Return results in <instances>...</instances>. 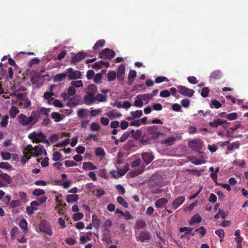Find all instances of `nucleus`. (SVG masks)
Returning a JSON list of instances; mask_svg holds the SVG:
<instances>
[{
	"label": "nucleus",
	"mask_w": 248,
	"mask_h": 248,
	"mask_svg": "<svg viewBox=\"0 0 248 248\" xmlns=\"http://www.w3.org/2000/svg\"><path fill=\"white\" fill-rule=\"evenodd\" d=\"M67 76V73H62L55 75L54 78L55 82H61L63 81Z\"/></svg>",
	"instance_id": "4be33fe9"
},
{
	"label": "nucleus",
	"mask_w": 248,
	"mask_h": 248,
	"mask_svg": "<svg viewBox=\"0 0 248 248\" xmlns=\"http://www.w3.org/2000/svg\"><path fill=\"white\" fill-rule=\"evenodd\" d=\"M28 138L34 143H48V141L46 140V136L42 132L38 133L34 131L28 135Z\"/></svg>",
	"instance_id": "f03ea898"
},
{
	"label": "nucleus",
	"mask_w": 248,
	"mask_h": 248,
	"mask_svg": "<svg viewBox=\"0 0 248 248\" xmlns=\"http://www.w3.org/2000/svg\"><path fill=\"white\" fill-rule=\"evenodd\" d=\"M118 173L120 176H124L128 170V166L127 164H126L125 166L124 169L118 168Z\"/></svg>",
	"instance_id": "79ce46f5"
},
{
	"label": "nucleus",
	"mask_w": 248,
	"mask_h": 248,
	"mask_svg": "<svg viewBox=\"0 0 248 248\" xmlns=\"http://www.w3.org/2000/svg\"><path fill=\"white\" fill-rule=\"evenodd\" d=\"M33 152H31V154L35 156L38 157L43 155L44 151L46 152L44 147L42 145H38L33 147Z\"/></svg>",
	"instance_id": "1a4fd4ad"
},
{
	"label": "nucleus",
	"mask_w": 248,
	"mask_h": 248,
	"mask_svg": "<svg viewBox=\"0 0 248 248\" xmlns=\"http://www.w3.org/2000/svg\"><path fill=\"white\" fill-rule=\"evenodd\" d=\"M139 97L141 98L142 101H146V104L148 103V101L152 99L153 94L152 93H145L143 94L138 95Z\"/></svg>",
	"instance_id": "a878e982"
},
{
	"label": "nucleus",
	"mask_w": 248,
	"mask_h": 248,
	"mask_svg": "<svg viewBox=\"0 0 248 248\" xmlns=\"http://www.w3.org/2000/svg\"><path fill=\"white\" fill-rule=\"evenodd\" d=\"M19 111L17 108L15 106L12 107L9 110V114L13 119L15 118L16 115L19 113Z\"/></svg>",
	"instance_id": "393cba45"
},
{
	"label": "nucleus",
	"mask_w": 248,
	"mask_h": 248,
	"mask_svg": "<svg viewBox=\"0 0 248 248\" xmlns=\"http://www.w3.org/2000/svg\"><path fill=\"white\" fill-rule=\"evenodd\" d=\"M67 76L70 80L80 78L81 77V73L78 70H74L72 68H69L67 69Z\"/></svg>",
	"instance_id": "0eeeda50"
},
{
	"label": "nucleus",
	"mask_w": 248,
	"mask_h": 248,
	"mask_svg": "<svg viewBox=\"0 0 248 248\" xmlns=\"http://www.w3.org/2000/svg\"><path fill=\"white\" fill-rule=\"evenodd\" d=\"M40 120V114L38 112L32 111L31 116L27 117L26 115L20 114L18 116L19 123L23 126L31 129L33 125L38 122Z\"/></svg>",
	"instance_id": "f257e3e1"
},
{
	"label": "nucleus",
	"mask_w": 248,
	"mask_h": 248,
	"mask_svg": "<svg viewBox=\"0 0 248 248\" xmlns=\"http://www.w3.org/2000/svg\"><path fill=\"white\" fill-rule=\"evenodd\" d=\"M239 146L240 143L239 141H235L229 144L228 146L227 149L229 151H232L234 149L239 148Z\"/></svg>",
	"instance_id": "c9c22d12"
},
{
	"label": "nucleus",
	"mask_w": 248,
	"mask_h": 248,
	"mask_svg": "<svg viewBox=\"0 0 248 248\" xmlns=\"http://www.w3.org/2000/svg\"><path fill=\"white\" fill-rule=\"evenodd\" d=\"M96 155L98 156L104 157L105 155V152L104 149L101 147H97L95 151Z\"/></svg>",
	"instance_id": "ea45409f"
},
{
	"label": "nucleus",
	"mask_w": 248,
	"mask_h": 248,
	"mask_svg": "<svg viewBox=\"0 0 248 248\" xmlns=\"http://www.w3.org/2000/svg\"><path fill=\"white\" fill-rule=\"evenodd\" d=\"M0 176V178L6 182L7 184H10L11 182V179L10 176L6 173H4L3 174H1Z\"/></svg>",
	"instance_id": "3c124183"
},
{
	"label": "nucleus",
	"mask_w": 248,
	"mask_h": 248,
	"mask_svg": "<svg viewBox=\"0 0 248 248\" xmlns=\"http://www.w3.org/2000/svg\"><path fill=\"white\" fill-rule=\"evenodd\" d=\"M54 95V93L51 92H46L44 94V98L45 99L47 100L48 103L50 104V101L53 100L52 97Z\"/></svg>",
	"instance_id": "c756f323"
},
{
	"label": "nucleus",
	"mask_w": 248,
	"mask_h": 248,
	"mask_svg": "<svg viewBox=\"0 0 248 248\" xmlns=\"http://www.w3.org/2000/svg\"><path fill=\"white\" fill-rule=\"evenodd\" d=\"M209 91L210 90L208 87H203L202 90L201 95L203 97H206L208 96Z\"/></svg>",
	"instance_id": "0e129e2a"
},
{
	"label": "nucleus",
	"mask_w": 248,
	"mask_h": 248,
	"mask_svg": "<svg viewBox=\"0 0 248 248\" xmlns=\"http://www.w3.org/2000/svg\"><path fill=\"white\" fill-rule=\"evenodd\" d=\"M202 221V218L199 214H196L194 215L191 218L189 221V224L190 225H193L196 223H200Z\"/></svg>",
	"instance_id": "5701e85b"
},
{
	"label": "nucleus",
	"mask_w": 248,
	"mask_h": 248,
	"mask_svg": "<svg viewBox=\"0 0 248 248\" xmlns=\"http://www.w3.org/2000/svg\"><path fill=\"white\" fill-rule=\"evenodd\" d=\"M115 56V52L112 49L108 48L103 49L99 54L100 59L111 60Z\"/></svg>",
	"instance_id": "20e7f679"
},
{
	"label": "nucleus",
	"mask_w": 248,
	"mask_h": 248,
	"mask_svg": "<svg viewBox=\"0 0 248 248\" xmlns=\"http://www.w3.org/2000/svg\"><path fill=\"white\" fill-rule=\"evenodd\" d=\"M71 85H72L74 87H81L83 86V83L81 80H78V81H72L71 82Z\"/></svg>",
	"instance_id": "69168bd1"
},
{
	"label": "nucleus",
	"mask_w": 248,
	"mask_h": 248,
	"mask_svg": "<svg viewBox=\"0 0 248 248\" xmlns=\"http://www.w3.org/2000/svg\"><path fill=\"white\" fill-rule=\"evenodd\" d=\"M93 224L94 228L98 229L100 227V221L98 219L96 215H93L92 216Z\"/></svg>",
	"instance_id": "7c9ffc66"
},
{
	"label": "nucleus",
	"mask_w": 248,
	"mask_h": 248,
	"mask_svg": "<svg viewBox=\"0 0 248 248\" xmlns=\"http://www.w3.org/2000/svg\"><path fill=\"white\" fill-rule=\"evenodd\" d=\"M222 77V73L219 70H216L213 71L210 76V78L212 79H218Z\"/></svg>",
	"instance_id": "6ab92c4d"
},
{
	"label": "nucleus",
	"mask_w": 248,
	"mask_h": 248,
	"mask_svg": "<svg viewBox=\"0 0 248 248\" xmlns=\"http://www.w3.org/2000/svg\"><path fill=\"white\" fill-rule=\"evenodd\" d=\"M18 228L16 226L13 228L10 232L11 236L12 239L15 238V235L18 233Z\"/></svg>",
	"instance_id": "13d9d810"
},
{
	"label": "nucleus",
	"mask_w": 248,
	"mask_h": 248,
	"mask_svg": "<svg viewBox=\"0 0 248 248\" xmlns=\"http://www.w3.org/2000/svg\"><path fill=\"white\" fill-rule=\"evenodd\" d=\"M116 77V74L114 71H109L107 74V78L108 81H114Z\"/></svg>",
	"instance_id": "f704fd0d"
},
{
	"label": "nucleus",
	"mask_w": 248,
	"mask_h": 248,
	"mask_svg": "<svg viewBox=\"0 0 248 248\" xmlns=\"http://www.w3.org/2000/svg\"><path fill=\"white\" fill-rule=\"evenodd\" d=\"M142 158L146 165L150 164L154 159L152 153L144 152L141 154Z\"/></svg>",
	"instance_id": "f8f14e48"
},
{
	"label": "nucleus",
	"mask_w": 248,
	"mask_h": 248,
	"mask_svg": "<svg viewBox=\"0 0 248 248\" xmlns=\"http://www.w3.org/2000/svg\"><path fill=\"white\" fill-rule=\"evenodd\" d=\"M215 233L219 237L220 240L221 241L225 235L224 231L222 229H219L215 231Z\"/></svg>",
	"instance_id": "774afa93"
},
{
	"label": "nucleus",
	"mask_w": 248,
	"mask_h": 248,
	"mask_svg": "<svg viewBox=\"0 0 248 248\" xmlns=\"http://www.w3.org/2000/svg\"><path fill=\"white\" fill-rule=\"evenodd\" d=\"M8 118L9 117L7 115H5L3 117V118L2 119V121L0 123V125L1 126L4 127L7 125L8 123Z\"/></svg>",
	"instance_id": "603ef678"
},
{
	"label": "nucleus",
	"mask_w": 248,
	"mask_h": 248,
	"mask_svg": "<svg viewBox=\"0 0 248 248\" xmlns=\"http://www.w3.org/2000/svg\"><path fill=\"white\" fill-rule=\"evenodd\" d=\"M150 233L147 231H141L139 236H136L137 241L144 242L150 239Z\"/></svg>",
	"instance_id": "9d476101"
},
{
	"label": "nucleus",
	"mask_w": 248,
	"mask_h": 248,
	"mask_svg": "<svg viewBox=\"0 0 248 248\" xmlns=\"http://www.w3.org/2000/svg\"><path fill=\"white\" fill-rule=\"evenodd\" d=\"M24 155L21 157V161L23 164H25L30 159V156L29 155V153L25 151L23 152Z\"/></svg>",
	"instance_id": "a19ab883"
},
{
	"label": "nucleus",
	"mask_w": 248,
	"mask_h": 248,
	"mask_svg": "<svg viewBox=\"0 0 248 248\" xmlns=\"http://www.w3.org/2000/svg\"><path fill=\"white\" fill-rule=\"evenodd\" d=\"M35 112H38L40 114V118H41V114L43 113L45 115L48 116L49 113L50 112V108H42L39 110L35 111Z\"/></svg>",
	"instance_id": "a18cd8bd"
},
{
	"label": "nucleus",
	"mask_w": 248,
	"mask_h": 248,
	"mask_svg": "<svg viewBox=\"0 0 248 248\" xmlns=\"http://www.w3.org/2000/svg\"><path fill=\"white\" fill-rule=\"evenodd\" d=\"M9 205L11 208H15L20 205V202L19 200H13L10 202Z\"/></svg>",
	"instance_id": "e2e57ef3"
},
{
	"label": "nucleus",
	"mask_w": 248,
	"mask_h": 248,
	"mask_svg": "<svg viewBox=\"0 0 248 248\" xmlns=\"http://www.w3.org/2000/svg\"><path fill=\"white\" fill-rule=\"evenodd\" d=\"M112 225V221L109 219L106 220L103 225L104 229L103 230V235L106 234V233H109L110 231L108 229V228L110 227Z\"/></svg>",
	"instance_id": "a211bd4d"
},
{
	"label": "nucleus",
	"mask_w": 248,
	"mask_h": 248,
	"mask_svg": "<svg viewBox=\"0 0 248 248\" xmlns=\"http://www.w3.org/2000/svg\"><path fill=\"white\" fill-rule=\"evenodd\" d=\"M51 117L53 119H54L55 122H59L62 119L61 114L56 112H52L51 114Z\"/></svg>",
	"instance_id": "72a5a7b5"
},
{
	"label": "nucleus",
	"mask_w": 248,
	"mask_h": 248,
	"mask_svg": "<svg viewBox=\"0 0 248 248\" xmlns=\"http://www.w3.org/2000/svg\"><path fill=\"white\" fill-rule=\"evenodd\" d=\"M83 217V214L81 213H76L73 215V219L74 221H78L81 219Z\"/></svg>",
	"instance_id": "4d7b16f0"
},
{
	"label": "nucleus",
	"mask_w": 248,
	"mask_h": 248,
	"mask_svg": "<svg viewBox=\"0 0 248 248\" xmlns=\"http://www.w3.org/2000/svg\"><path fill=\"white\" fill-rule=\"evenodd\" d=\"M107 98L108 97L107 95L98 93L93 97L94 100L90 101L88 105L93 104L96 101H97L99 102H105L107 101Z\"/></svg>",
	"instance_id": "9b49d317"
},
{
	"label": "nucleus",
	"mask_w": 248,
	"mask_h": 248,
	"mask_svg": "<svg viewBox=\"0 0 248 248\" xmlns=\"http://www.w3.org/2000/svg\"><path fill=\"white\" fill-rule=\"evenodd\" d=\"M221 103L217 100H212L210 104L211 108L215 107L216 108H221Z\"/></svg>",
	"instance_id": "49530a36"
},
{
	"label": "nucleus",
	"mask_w": 248,
	"mask_h": 248,
	"mask_svg": "<svg viewBox=\"0 0 248 248\" xmlns=\"http://www.w3.org/2000/svg\"><path fill=\"white\" fill-rule=\"evenodd\" d=\"M136 98L137 99L134 102V106L137 107H141L143 105V101L141 98L139 97L138 95L137 96Z\"/></svg>",
	"instance_id": "864d4df0"
},
{
	"label": "nucleus",
	"mask_w": 248,
	"mask_h": 248,
	"mask_svg": "<svg viewBox=\"0 0 248 248\" xmlns=\"http://www.w3.org/2000/svg\"><path fill=\"white\" fill-rule=\"evenodd\" d=\"M188 145L189 148L197 152H199L202 149V142L198 139L189 141L188 142Z\"/></svg>",
	"instance_id": "423d86ee"
},
{
	"label": "nucleus",
	"mask_w": 248,
	"mask_h": 248,
	"mask_svg": "<svg viewBox=\"0 0 248 248\" xmlns=\"http://www.w3.org/2000/svg\"><path fill=\"white\" fill-rule=\"evenodd\" d=\"M78 101L77 100L75 97H74L69 100L67 105L70 107H74L78 105Z\"/></svg>",
	"instance_id": "4c0bfd02"
},
{
	"label": "nucleus",
	"mask_w": 248,
	"mask_h": 248,
	"mask_svg": "<svg viewBox=\"0 0 248 248\" xmlns=\"http://www.w3.org/2000/svg\"><path fill=\"white\" fill-rule=\"evenodd\" d=\"M97 92V87L94 84H91L87 87L86 94L84 95V99L88 104L90 101H93V97Z\"/></svg>",
	"instance_id": "7ed1b4c3"
},
{
	"label": "nucleus",
	"mask_w": 248,
	"mask_h": 248,
	"mask_svg": "<svg viewBox=\"0 0 248 248\" xmlns=\"http://www.w3.org/2000/svg\"><path fill=\"white\" fill-rule=\"evenodd\" d=\"M117 202L125 208H127L128 206V203L121 196H118L117 198Z\"/></svg>",
	"instance_id": "58836bf2"
},
{
	"label": "nucleus",
	"mask_w": 248,
	"mask_h": 248,
	"mask_svg": "<svg viewBox=\"0 0 248 248\" xmlns=\"http://www.w3.org/2000/svg\"><path fill=\"white\" fill-rule=\"evenodd\" d=\"M137 73L135 70H131L128 74V81L131 83L136 77Z\"/></svg>",
	"instance_id": "e433bc0d"
},
{
	"label": "nucleus",
	"mask_w": 248,
	"mask_h": 248,
	"mask_svg": "<svg viewBox=\"0 0 248 248\" xmlns=\"http://www.w3.org/2000/svg\"><path fill=\"white\" fill-rule=\"evenodd\" d=\"M62 157V154L59 152H54L53 154V160L55 161H59Z\"/></svg>",
	"instance_id": "6e6d98bb"
},
{
	"label": "nucleus",
	"mask_w": 248,
	"mask_h": 248,
	"mask_svg": "<svg viewBox=\"0 0 248 248\" xmlns=\"http://www.w3.org/2000/svg\"><path fill=\"white\" fill-rule=\"evenodd\" d=\"M82 168L84 170H94L96 169V167L91 162H84Z\"/></svg>",
	"instance_id": "412c9836"
},
{
	"label": "nucleus",
	"mask_w": 248,
	"mask_h": 248,
	"mask_svg": "<svg viewBox=\"0 0 248 248\" xmlns=\"http://www.w3.org/2000/svg\"><path fill=\"white\" fill-rule=\"evenodd\" d=\"M103 66V61H99L95 62L92 66V67L95 69H99Z\"/></svg>",
	"instance_id": "680f3d73"
},
{
	"label": "nucleus",
	"mask_w": 248,
	"mask_h": 248,
	"mask_svg": "<svg viewBox=\"0 0 248 248\" xmlns=\"http://www.w3.org/2000/svg\"><path fill=\"white\" fill-rule=\"evenodd\" d=\"M87 55V53L85 52H79L71 58L70 63L71 64H76L84 59Z\"/></svg>",
	"instance_id": "6e6552de"
},
{
	"label": "nucleus",
	"mask_w": 248,
	"mask_h": 248,
	"mask_svg": "<svg viewBox=\"0 0 248 248\" xmlns=\"http://www.w3.org/2000/svg\"><path fill=\"white\" fill-rule=\"evenodd\" d=\"M45 194V191L41 189L37 188L33 191L32 194L36 196H40Z\"/></svg>",
	"instance_id": "09e8293b"
},
{
	"label": "nucleus",
	"mask_w": 248,
	"mask_h": 248,
	"mask_svg": "<svg viewBox=\"0 0 248 248\" xmlns=\"http://www.w3.org/2000/svg\"><path fill=\"white\" fill-rule=\"evenodd\" d=\"M12 168L11 165L7 162H0V168L6 170L11 169Z\"/></svg>",
	"instance_id": "bf43d9fd"
},
{
	"label": "nucleus",
	"mask_w": 248,
	"mask_h": 248,
	"mask_svg": "<svg viewBox=\"0 0 248 248\" xmlns=\"http://www.w3.org/2000/svg\"><path fill=\"white\" fill-rule=\"evenodd\" d=\"M219 168L217 167L216 169V170L214 171V173H211L210 174V176L214 182H216V181H217V173L219 172Z\"/></svg>",
	"instance_id": "8fccbe9b"
},
{
	"label": "nucleus",
	"mask_w": 248,
	"mask_h": 248,
	"mask_svg": "<svg viewBox=\"0 0 248 248\" xmlns=\"http://www.w3.org/2000/svg\"><path fill=\"white\" fill-rule=\"evenodd\" d=\"M176 140V139L174 137H170L167 139L164 140L162 141V143L166 144L167 145H171L173 144L174 142Z\"/></svg>",
	"instance_id": "2f4dec72"
},
{
	"label": "nucleus",
	"mask_w": 248,
	"mask_h": 248,
	"mask_svg": "<svg viewBox=\"0 0 248 248\" xmlns=\"http://www.w3.org/2000/svg\"><path fill=\"white\" fill-rule=\"evenodd\" d=\"M105 42L104 40H99L95 43L93 48L95 50H98L104 46Z\"/></svg>",
	"instance_id": "cd10ccee"
},
{
	"label": "nucleus",
	"mask_w": 248,
	"mask_h": 248,
	"mask_svg": "<svg viewBox=\"0 0 248 248\" xmlns=\"http://www.w3.org/2000/svg\"><path fill=\"white\" fill-rule=\"evenodd\" d=\"M184 196H180L175 199L172 203V208L175 210L180 206L185 201Z\"/></svg>",
	"instance_id": "ddd939ff"
},
{
	"label": "nucleus",
	"mask_w": 248,
	"mask_h": 248,
	"mask_svg": "<svg viewBox=\"0 0 248 248\" xmlns=\"http://www.w3.org/2000/svg\"><path fill=\"white\" fill-rule=\"evenodd\" d=\"M107 115L111 119L119 118L122 116V114L116 109H112L109 111L107 113Z\"/></svg>",
	"instance_id": "4468645a"
},
{
	"label": "nucleus",
	"mask_w": 248,
	"mask_h": 248,
	"mask_svg": "<svg viewBox=\"0 0 248 248\" xmlns=\"http://www.w3.org/2000/svg\"><path fill=\"white\" fill-rule=\"evenodd\" d=\"M100 128V125L96 123H92L91 124V129L92 131H97Z\"/></svg>",
	"instance_id": "338daca9"
},
{
	"label": "nucleus",
	"mask_w": 248,
	"mask_h": 248,
	"mask_svg": "<svg viewBox=\"0 0 248 248\" xmlns=\"http://www.w3.org/2000/svg\"><path fill=\"white\" fill-rule=\"evenodd\" d=\"M125 72V66L121 64L118 68L117 72V78L119 80H122L124 78V74Z\"/></svg>",
	"instance_id": "f3484780"
},
{
	"label": "nucleus",
	"mask_w": 248,
	"mask_h": 248,
	"mask_svg": "<svg viewBox=\"0 0 248 248\" xmlns=\"http://www.w3.org/2000/svg\"><path fill=\"white\" fill-rule=\"evenodd\" d=\"M89 114V110L86 108H80L77 111V115L80 119L87 117Z\"/></svg>",
	"instance_id": "dca6fc26"
},
{
	"label": "nucleus",
	"mask_w": 248,
	"mask_h": 248,
	"mask_svg": "<svg viewBox=\"0 0 248 248\" xmlns=\"http://www.w3.org/2000/svg\"><path fill=\"white\" fill-rule=\"evenodd\" d=\"M27 226L28 223L25 219H22L20 221L19 223V226L23 230V231L25 232H26L28 231Z\"/></svg>",
	"instance_id": "c85d7f7f"
},
{
	"label": "nucleus",
	"mask_w": 248,
	"mask_h": 248,
	"mask_svg": "<svg viewBox=\"0 0 248 248\" xmlns=\"http://www.w3.org/2000/svg\"><path fill=\"white\" fill-rule=\"evenodd\" d=\"M78 200V195H68L66 197V201L68 203H72L76 202Z\"/></svg>",
	"instance_id": "b1692460"
},
{
	"label": "nucleus",
	"mask_w": 248,
	"mask_h": 248,
	"mask_svg": "<svg viewBox=\"0 0 248 248\" xmlns=\"http://www.w3.org/2000/svg\"><path fill=\"white\" fill-rule=\"evenodd\" d=\"M168 202V200L164 198L157 200L155 202V205L157 208H162L163 206Z\"/></svg>",
	"instance_id": "aec40b11"
},
{
	"label": "nucleus",
	"mask_w": 248,
	"mask_h": 248,
	"mask_svg": "<svg viewBox=\"0 0 248 248\" xmlns=\"http://www.w3.org/2000/svg\"><path fill=\"white\" fill-rule=\"evenodd\" d=\"M165 128L166 127L164 126L153 125L148 126L147 127V131L148 133H150L153 132H157L158 131H163V129H165Z\"/></svg>",
	"instance_id": "2eb2a0df"
},
{
	"label": "nucleus",
	"mask_w": 248,
	"mask_h": 248,
	"mask_svg": "<svg viewBox=\"0 0 248 248\" xmlns=\"http://www.w3.org/2000/svg\"><path fill=\"white\" fill-rule=\"evenodd\" d=\"M222 123V119H217L214 120L213 122H211L209 123V125L212 128H216L219 125H220Z\"/></svg>",
	"instance_id": "473e14b6"
},
{
	"label": "nucleus",
	"mask_w": 248,
	"mask_h": 248,
	"mask_svg": "<svg viewBox=\"0 0 248 248\" xmlns=\"http://www.w3.org/2000/svg\"><path fill=\"white\" fill-rule=\"evenodd\" d=\"M130 114L134 119L139 118L142 115L143 112L141 110H138L135 111H131Z\"/></svg>",
	"instance_id": "37998d69"
},
{
	"label": "nucleus",
	"mask_w": 248,
	"mask_h": 248,
	"mask_svg": "<svg viewBox=\"0 0 248 248\" xmlns=\"http://www.w3.org/2000/svg\"><path fill=\"white\" fill-rule=\"evenodd\" d=\"M142 136V131L140 130H137L135 132V134H133L131 135V137H132L134 139L138 140H139Z\"/></svg>",
	"instance_id": "5fc2aeb1"
},
{
	"label": "nucleus",
	"mask_w": 248,
	"mask_h": 248,
	"mask_svg": "<svg viewBox=\"0 0 248 248\" xmlns=\"http://www.w3.org/2000/svg\"><path fill=\"white\" fill-rule=\"evenodd\" d=\"M146 223L142 220H138L135 225V229L137 230L143 229L146 227Z\"/></svg>",
	"instance_id": "bb28decb"
},
{
	"label": "nucleus",
	"mask_w": 248,
	"mask_h": 248,
	"mask_svg": "<svg viewBox=\"0 0 248 248\" xmlns=\"http://www.w3.org/2000/svg\"><path fill=\"white\" fill-rule=\"evenodd\" d=\"M101 112L102 110L101 108L93 109V108H91L90 114L92 117H96L101 113Z\"/></svg>",
	"instance_id": "de8ad7c7"
},
{
	"label": "nucleus",
	"mask_w": 248,
	"mask_h": 248,
	"mask_svg": "<svg viewBox=\"0 0 248 248\" xmlns=\"http://www.w3.org/2000/svg\"><path fill=\"white\" fill-rule=\"evenodd\" d=\"M226 217L225 212L221 209H219L218 213L215 216V218L218 219L221 217L222 219H225Z\"/></svg>",
	"instance_id": "c03bdc74"
},
{
	"label": "nucleus",
	"mask_w": 248,
	"mask_h": 248,
	"mask_svg": "<svg viewBox=\"0 0 248 248\" xmlns=\"http://www.w3.org/2000/svg\"><path fill=\"white\" fill-rule=\"evenodd\" d=\"M177 89L180 94L189 97H191L195 93V91L193 90L187 88L183 86H178Z\"/></svg>",
	"instance_id": "39448f33"
},
{
	"label": "nucleus",
	"mask_w": 248,
	"mask_h": 248,
	"mask_svg": "<svg viewBox=\"0 0 248 248\" xmlns=\"http://www.w3.org/2000/svg\"><path fill=\"white\" fill-rule=\"evenodd\" d=\"M130 133L128 132L124 133L119 139L120 142H124L129 137Z\"/></svg>",
	"instance_id": "052dcab7"
}]
</instances>
